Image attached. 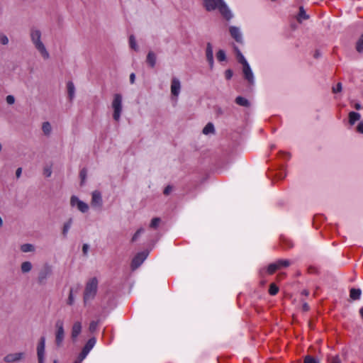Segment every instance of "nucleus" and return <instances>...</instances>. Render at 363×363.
Masks as SVG:
<instances>
[{"label":"nucleus","instance_id":"nucleus-1","mask_svg":"<svg viewBox=\"0 0 363 363\" xmlns=\"http://www.w3.org/2000/svg\"><path fill=\"white\" fill-rule=\"evenodd\" d=\"M30 41L34 48L38 50L41 57L44 60L50 58V54L42 40V33L40 30L36 27H32L29 33Z\"/></svg>","mask_w":363,"mask_h":363},{"label":"nucleus","instance_id":"nucleus-2","mask_svg":"<svg viewBox=\"0 0 363 363\" xmlns=\"http://www.w3.org/2000/svg\"><path fill=\"white\" fill-rule=\"evenodd\" d=\"M204 8L208 11L218 10L226 20L233 18V14L223 0H203Z\"/></svg>","mask_w":363,"mask_h":363},{"label":"nucleus","instance_id":"nucleus-3","mask_svg":"<svg viewBox=\"0 0 363 363\" xmlns=\"http://www.w3.org/2000/svg\"><path fill=\"white\" fill-rule=\"evenodd\" d=\"M97 289L98 280L95 277L91 278L87 281L84 292V302L85 304L94 298Z\"/></svg>","mask_w":363,"mask_h":363},{"label":"nucleus","instance_id":"nucleus-4","mask_svg":"<svg viewBox=\"0 0 363 363\" xmlns=\"http://www.w3.org/2000/svg\"><path fill=\"white\" fill-rule=\"evenodd\" d=\"M123 97L120 94H115L111 103L113 110V118L116 121H119L123 111Z\"/></svg>","mask_w":363,"mask_h":363},{"label":"nucleus","instance_id":"nucleus-5","mask_svg":"<svg viewBox=\"0 0 363 363\" xmlns=\"http://www.w3.org/2000/svg\"><path fill=\"white\" fill-rule=\"evenodd\" d=\"M55 343L58 347L62 346L65 338L64 323L62 320L55 322Z\"/></svg>","mask_w":363,"mask_h":363},{"label":"nucleus","instance_id":"nucleus-6","mask_svg":"<svg viewBox=\"0 0 363 363\" xmlns=\"http://www.w3.org/2000/svg\"><path fill=\"white\" fill-rule=\"evenodd\" d=\"M52 274V267L51 265L48 264H45L41 268L38 277V283L43 284H45L47 279L50 277Z\"/></svg>","mask_w":363,"mask_h":363},{"label":"nucleus","instance_id":"nucleus-7","mask_svg":"<svg viewBox=\"0 0 363 363\" xmlns=\"http://www.w3.org/2000/svg\"><path fill=\"white\" fill-rule=\"evenodd\" d=\"M70 206L77 207L82 213H86L89 211V206L86 203L81 201L77 196H72L70 198Z\"/></svg>","mask_w":363,"mask_h":363},{"label":"nucleus","instance_id":"nucleus-8","mask_svg":"<svg viewBox=\"0 0 363 363\" xmlns=\"http://www.w3.org/2000/svg\"><path fill=\"white\" fill-rule=\"evenodd\" d=\"M25 358V352L9 353L4 357L6 363H16L22 361Z\"/></svg>","mask_w":363,"mask_h":363},{"label":"nucleus","instance_id":"nucleus-9","mask_svg":"<svg viewBox=\"0 0 363 363\" xmlns=\"http://www.w3.org/2000/svg\"><path fill=\"white\" fill-rule=\"evenodd\" d=\"M148 256V252H141L138 253L132 260L131 262V268L132 269H135L139 267L143 262L145 260V259Z\"/></svg>","mask_w":363,"mask_h":363},{"label":"nucleus","instance_id":"nucleus-10","mask_svg":"<svg viewBox=\"0 0 363 363\" xmlns=\"http://www.w3.org/2000/svg\"><path fill=\"white\" fill-rule=\"evenodd\" d=\"M91 205L93 208L100 209L103 206L101 194L99 191H94L91 194Z\"/></svg>","mask_w":363,"mask_h":363},{"label":"nucleus","instance_id":"nucleus-11","mask_svg":"<svg viewBox=\"0 0 363 363\" xmlns=\"http://www.w3.org/2000/svg\"><path fill=\"white\" fill-rule=\"evenodd\" d=\"M45 338L41 337L37 347L38 363H44L45 360Z\"/></svg>","mask_w":363,"mask_h":363},{"label":"nucleus","instance_id":"nucleus-12","mask_svg":"<svg viewBox=\"0 0 363 363\" xmlns=\"http://www.w3.org/2000/svg\"><path fill=\"white\" fill-rule=\"evenodd\" d=\"M242 72L245 79L247 80L250 84H253L255 82V78L249 63H246L245 65H242Z\"/></svg>","mask_w":363,"mask_h":363},{"label":"nucleus","instance_id":"nucleus-13","mask_svg":"<svg viewBox=\"0 0 363 363\" xmlns=\"http://www.w3.org/2000/svg\"><path fill=\"white\" fill-rule=\"evenodd\" d=\"M82 325L81 321L77 320L73 323L71 330V338L73 341H75L77 339L82 332Z\"/></svg>","mask_w":363,"mask_h":363},{"label":"nucleus","instance_id":"nucleus-14","mask_svg":"<svg viewBox=\"0 0 363 363\" xmlns=\"http://www.w3.org/2000/svg\"><path fill=\"white\" fill-rule=\"evenodd\" d=\"M229 32L232 38H233L236 42L239 43H243L242 35L238 27L230 26Z\"/></svg>","mask_w":363,"mask_h":363},{"label":"nucleus","instance_id":"nucleus-15","mask_svg":"<svg viewBox=\"0 0 363 363\" xmlns=\"http://www.w3.org/2000/svg\"><path fill=\"white\" fill-rule=\"evenodd\" d=\"M171 93L172 94L177 97L181 90V83L179 79L173 77L171 81Z\"/></svg>","mask_w":363,"mask_h":363},{"label":"nucleus","instance_id":"nucleus-16","mask_svg":"<svg viewBox=\"0 0 363 363\" xmlns=\"http://www.w3.org/2000/svg\"><path fill=\"white\" fill-rule=\"evenodd\" d=\"M206 60L211 67L212 68L213 67V46L210 43H208L206 45Z\"/></svg>","mask_w":363,"mask_h":363},{"label":"nucleus","instance_id":"nucleus-17","mask_svg":"<svg viewBox=\"0 0 363 363\" xmlns=\"http://www.w3.org/2000/svg\"><path fill=\"white\" fill-rule=\"evenodd\" d=\"M361 118L360 113L354 111L349 113V123L351 125H353L357 121H359Z\"/></svg>","mask_w":363,"mask_h":363},{"label":"nucleus","instance_id":"nucleus-18","mask_svg":"<svg viewBox=\"0 0 363 363\" xmlns=\"http://www.w3.org/2000/svg\"><path fill=\"white\" fill-rule=\"evenodd\" d=\"M72 223L73 219L70 218L64 223L62 233L65 238L67 237L68 232L72 227Z\"/></svg>","mask_w":363,"mask_h":363},{"label":"nucleus","instance_id":"nucleus-19","mask_svg":"<svg viewBox=\"0 0 363 363\" xmlns=\"http://www.w3.org/2000/svg\"><path fill=\"white\" fill-rule=\"evenodd\" d=\"M67 89L69 100L72 101L74 99L75 94V87L72 82H67Z\"/></svg>","mask_w":363,"mask_h":363},{"label":"nucleus","instance_id":"nucleus-20","mask_svg":"<svg viewBox=\"0 0 363 363\" xmlns=\"http://www.w3.org/2000/svg\"><path fill=\"white\" fill-rule=\"evenodd\" d=\"M147 64L151 67H154L155 66V64H156V55L155 54L150 51L148 52L147 55Z\"/></svg>","mask_w":363,"mask_h":363},{"label":"nucleus","instance_id":"nucleus-21","mask_svg":"<svg viewBox=\"0 0 363 363\" xmlns=\"http://www.w3.org/2000/svg\"><path fill=\"white\" fill-rule=\"evenodd\" d=\"M89 352V350H88L86 347H84L81 353L76 359L75 363H81V362H82L86 358Z\"/></svg>","mask_w":363,"mask_h":363},{"label":"nucleus","instance_id":"nucleus-22","mask_svg":"<svg viewBox=\"0 0 363 363\" xmlns=\"http://www.w3.org/2000/svg\"><path fill=\"white\" fill-rule=\"evenodd\" d=\"M42 130L45 135L49 136L52 132V126L48 121L43 123Z\"/></svg>","mask_w":363,"mask_h":363},{"label":"nucleus","instance_id":"nucleus-23","mask_svg":"<svg viewBox=\"0 0 363 363\" xmlns=\"http://www.w3.org/2000/svg\"><path fill=\"white\" fill-rule=\"evenodd\" d=\"M362 291L359 289H352L350 290V296L353 300H358L360 298Z\"/></svg>","mask_w":363,"mask_h":363},{"label":"nucleus","instance_id":"nucleus-24","mask_svg":"<svg viewBox=\"0 0 363 363\" xmlns=\"http://www.w3.org/2000/svg\"><path fill=\"white\" fill-rule=\"evenodd\" d=\"M309 18L308 15L306 14L303 6L299 8V13L297 16V20L299 22H302L303 20H306Z\"/></svg>","mask_w":363,"mask_h":363},{"label":"nucleus","instance_id":"nucleus-25","mask_svg":"<svg viewBox=\"0 0 363 363\" xmlns=\"http://www.w3.org/2000/svg\"><path fill=\"white\" fill-rule=\"evenodd\" d=\"M203 133L204 135H208L210 133H214L215 128L214 125L212 123H208L206 125V126L203 129Z\"/></svg>","mask_w":363,"mask_h":363},{"label":"nucleus","instance_id":"nucleus-26","mask_svg":"<svg viewBox=\"0 0 363 363\" xmlns=\"http://www.w3.org/2000/svg\"><path fill=\"white\" fill-rule=\"evenodd\" d=\"M235 102L241 106L248 107L250 106L248 100L242 96H238L235 99Z\"/></svg>","mask_w":363,"mask_h":363},{"label":"nucleus","instance_id":"nucleus-27","mask_svg":"<svg viewBox=\"0 0 363 363\" xmlns=\"http://www.w3.org/2000/svg\"><path fill=\"white\" fill-rule=\"evenodd\" d=\"M21 269L23 273H28L32 269V264L27 261L21 264Z\"/></svg>","mask_w":363,"mask_h":363},{"label":"nucleus","instance_id":"nucleus-28","mask_svg":"<svg viewBox=\"0 0 363 363\" xmlns=\"http://www.w3.org/2000/svg\"><path fill=\"white\" fill-rule=\"evenodd\" d=\"M21 250L23 252H33L35 250V247L31 244H23L21 247Z\"/></svg>","mask_w":363,"mask_h":363},{"label":"nucleus","instance_id":"nucleus-29","mask_svg":"<svg viewBox=\"0 0 363 363\" xmlns=\"http://www.w3.org/2000/svg\"><path fill=\"white\" fill-rule=\"evenodd\" d=\"M279 269L287 267L290 265V261L287 259H279L276 262Z\"/></svg>","mask_w":363,"mask_h":363},{"label":"nucleus","instance_id":"nucleus-30","mask_svg":"<svg viewBox=\"0 0 363 363\" xmlns=\"http://www.w3.org/2000/svg\"><path fill=\"white\" fill-rule=\"evenodd\" d=\"M216 57L219 62L225 61L226 59L225 52L223 50H218L216 53Z\"/></svg>","mask_w":363,"mask_h":363},{"label":"nucleus","instance_id":"nucleus-31","mask_svg":"<svg viewBox=\"0 0 363 363\" xmlns=\"http://www.w3.org/2000/svg\"><path fill=\"white\" fill-rule=\"evenodd\" d=\"M160 221H161V220L160 218H152L150 222V227L151 228H154V229L157 228L159 226Z\"/></svg>","mask_w":363,"mask_h":363},{"label":"nucleus","instance_id":"nucleus-32","mask_svg":"<svg viewBox=\"0 0 363 363\" xmlns=\"http://www.w3.org/2000/svg\"><path fill=\"white\" fill-rule=\"evenodd\" d=\"M303 363H320V362L316 358L307 355L304 358Z\"/></svg>","mask_w":363,"mask_h":363},{"label":"nucleus","instance_id":"nucleus-33","mask_svg":"<svg viewBox=\"0 0 363 363\" xmlns=\"http://www.w3.org/2000/svg\"><path fill=\"white\" fill-rule=\"evenodd\" d=\"M277 269H279L277 264V262H274V263H272L270 264L269 266H268V268H267V272L269 274H273L276 270Z\"/></svg>","mask_w":363,"mask_h":363},{"label":"nucleus","instance_id":"nucleus-34","mask_svg":"<svg viewBox=\"0 0 363 363\" xmlns=\"http://www.w3.org/2000/svg\"><path fill=\"white\" fill-rule=\"evenodd\" d=\"M279 291V288L274 284H271L269 286V293L272 296L276 295Z\"/></svg>","mask_w":363,"mask_h":363},{"label":"nucleus","instance_id":"nucleus-35","mask_svg":"<svg viewBox=\"0 0 363 363\" xmlns=\"http://www.w3.org/2000/svg\"><path fill=\"white\" fill-rule=\"evenodd\" d=\"M95 344H96V339L94 337H93L88 340V342L86 343L84 347H86L88 350H89L91 351L92 350V348L94 347V346L95 345Z\"/></svg>","mask_w":363,"mask_h":363},{"label":"nucleus","instance_id":"nucleus-36","mask_svg":"<svg viewBox=\"0 0 363 363\" xmlns=\"http://www.w3.org/2000/svg\"><path fill=\"white\" fill-rule=\"evenodd\" d=\"M328 363H342L339 356H330L328 358Z\"/></svg>","mask_w":363,"mask_h":363},{"label":"nucleus","instance_id":"nucleus-37","mask_svg":"<svg viewBox=\"0 0 363 363\" xmlns=\"http://www.w3.org/2000/svg\"><path fill=\"white\" fill-rule=\"evenodd\" d=\"M129 43H130V48L132 49H133L135 50H138V46H137V44H136L135 39L133 35H130V36Z\"/></svg>","mask_w":363,"mask_h":363},{"label":"nucleus","instance_id":"nucleus-38","mask_svg":"<svg viewBox=\"0 0 363 363\" xmlns=\"http://www.w3.org/2000/svg\"><path fill=\"white\" fill-rule=\"evenodd\" d=\"M144 232V230L143 228H140L138 229L135 233L133 235V238H132V240L131 241L132 242H135L138 240V238H139V236L141 235V233H143Z\"/></svg>","mask_w":363,"mask_h":363},{"label":"nucleus","instance_id":"nucleus-39","mask_svg":"<svg viewBox=\"0 0 363 363\" xmlns=\"http://www.w3.org/2000/svg\"><path fill=\"white\" fill-rule=\"evenodd\" d=\"M74 302V298L73 296V291H72V289H70L67 303L68 305L72 306V305H73Z\"/></svg>","mask_w":363,"mask_h":363},{"label":"nucleus","instance_id":"nucleus-40","mask_svg":"<svg viewBox=\"0 0 363 363\" xmlns=\"http://www.w3.org/2000/svg\"><path fill=\"white\" fill-rule=\"evenodd\" d=\"M238 60L240 63H241L242 65H245L246 63H248L243 55L241 52H239L237 55Z\"/></svg>","mask_w":363,"mask_h":363},{"label":"nucleus","instance_id":"nucleus-41","mask_svg":"<svg viewBox=\"0 0 363 363\" xmlns=\"http://www.w3.org/2000/svg\"><path fill=\"white\" fill-rule=\"evenodd\" d=\"M98 324L99 323L97 321H91L89 327V330H90V332H94L97 329Z\"/></svg>","mask_w":363,"mask_h":363},{"label":"nucleus","instance_id":"nucleus-42","mask_svg":"<svg viewBox=\"0 0 363 363\" xmlns=\"http://www.w3.org/2000/svg\"><path fill=\"white\" fill-rule=\"evenodd\" d=\"M0 43L4 45H6L9 43V38L6 35H0Z\"/></svg>","mask_w":363,"mask_h":363},{"label":"nucleus","instance_id":"nucleus-43","mask_svg":"<svg viewBox=\"0 0 363 363\" xmlns=\"http://www.w3.org/2000/svg\"><path fill=\"white\" fill-rule=\"evenodd\" d=\"M342 84L340 82L337 83L335 86L333 87V93H338L342 91Z\"/></svg>","mask_w":363,"mask_h":363},{"label":"nucleus","instance_id":"nucleus-44","mask_svg":"<svg viewBox=\"0 0 363 363\" xmlns=\"http://www.w3.org/2000/svg\"><path fill=\"white\" fill-rule=\"evenodd\" d=\"M6 101L9 104H13L15 102V98L12 95H8L6 98Z\"/></svg>","mask_w":363,"mask_h":363},{"label":"nucleus","instance_id":"nucleus-45","mask_svg":"<svg viewBox=\"0 0 363 363\" xmlns=\"http://www.w3.org/2000/svg\"><path fill=\"white\" fill-rule=\"evenodd\" d=\"M357 130L358 133L363 134V121H360L357 126Z\"/></svg>","mask_w":363,"mask_h":363},{"label":"nucleus","instance_id":"nucleus-46","mask_svg":"<svg viewBox=\"0 0 363 363\" xmlns=\"http://www.w3.org/2000/svg\"><path fill=\"white\" fill-rule=\"evenodd\" d=\"M52 174V170H51V168L50 167H45L44 169V174L47 177H50Z\"/></svg>","mask_w":363,"mask_h":363},{"label":"nucleus","instance_id":"nucleus-47","mask_svg":"<svg viewBox=\"0 0 363 363\" xmlns=\"http://www.w3.org/2000/svg\"><path fill=\"white\" fill-rule=\"evenodd\" d=\"M233 76V72L230 69L225 71V77L227 79H230Z\"/></svg>","mask_w":363,"mask_h":363},{"label":"nucleus","instance_id":"nucleus-48","mask_svg":"<svg viewBox=\"0 0 363 363\" xmlns=\"http://www.w3.org/2000/svg\"><path fill=\"white\" fill-rule=\"evenodd\" d=\"M172 190V186H167L164 190V194L168 195Z\"/></svg>","mask_w":363,"mask_h":363},{"label":"nucleus","instance_id":"nucleus-49","mask_svg":"<svg viewBox=\"0 0 363 363\" xmlns=\"http://www.w3.org/2000/svg\"><path fill=\"white\" fill-rule=\"evenodd\" d=\"M21 173H22V168L21 167H18L16 171V176L17 178H19L21 175Z\"/></svg>","mask_w":363,"mask_h":363},{"label":"nucleus","instance_id":"nucleus-50","mask_svg":"<svg viewBox=\"0 0 363 363\" xmlns=\"http://www.w3.org/2000/svg\"><path fill=\"white\" fill-rule=\"evenodd\" d=\"M89 250V245L87 244H84L82 247V251L84 254H86Z\"/></svg>","mask_w":363,"mask_h":363},{"label":"nucleus","instance_id":"nucleus-51","mask_svg":"<svg viewBox=\"0 0 363 363\" xmlns=\"http://www.w3.org/2000/svg\"><path fill=\"white\" fill-rule=\"evenodd\" d=\"M135 75L134 73H131L130 75V82L133 84L135 82Z\"/></svg>","mask_w":363,"mask_h":363},{"label":"nucleus","instance_id":"nucleus-52","mask_svg":"<svg viewBox=\"0 0 363 363\" xmlns=\"http://www.w3.org/2000/svg\"><path fill=\"white\" fill-rule=\"evenodd\" d=\"M277 177L279 179H283L286 177V174L285 173L283 174V173L280 172V174H278Z\"/></svg>","mask_w":363,"mask_h":363},{"label":"nucleus","instance_id":"nucleus-53","mask_svg":"<svg viewBox=\"0 0 363 363\" xmlns=\"http://www.w3.org/2000/svg\"><path fill=\"white\" fill-rule=\"evenodd\" d=\"M303 309L306 311H308L309 309V306L307 303H304L303 305Z\"/></svg>","mask_w":363,"mask_h":363},{"label":"nucleus","instance_id":"nucleus-54","mask_svg":"<svg viewBox=\"0 0 363 363\" xmlns=\"http://www.w3.org/2000/svg\"><path fill=\"white\" fill-rule=\"evenodd\" d=\"M354 108H355L357 110H359V109H361V108H362V106H361L359 104L357 103V104H355V105H354Z\"/></svg>","mask_w":363,"mask_h":363},{"label":"nucleus","instance_id":"nucleus-55","mask_svg":"<svg viewBox=\"0 0 363 363\" xmlns=\"http://www.w3.org/2000/svg\"><path fill=\"white\" fill-rule=\"evenodd\" d=\"M234 50L236 53V55H238L239 52H241L240 50L236 46L234 47Z\"/></svg>","mask_w":363,"mask_h":363},{"label":"nucleus","instance_id":"nucleus-56","mask_svg":"<svg viewBox=\"0 0 363 363\" xmlns=\"http://www.w3.org/2000/svg\"><path fill=\"white\" fill-rule=\"evenodd\" d=\"M234 50L236 53V55H238L239 52H241L240 50L236 46L234 47Z\"/></svg>","mask_w":363,"mask_h":363},{"label":"nucleus","instance_id":"nucleus-57","mask_svg":"<svg viewBox=\"0 0 363 363\" xmlns=\"http://www.w3.org/2000/svg\"><path fill=\"white\" fill-rule=\"evenodd\" d=\"M284 157H285L286 159H289V158L290 157L289 154V153H285V154H284Z\"/></svg>","mask_w":363,"mask_h":363},{"label":"nucleus","instance_id":"nucleus-58","mask_svg":"<svg viewBox=\"0 0 363 363\" xmlns=\"http://www.w3.org/2000/svg\"><path fill=\"white\" fill-rule=\"evenodd\" d=\"M359 313H360L362 317L363 318V307L360 309Z\"/></svg>","mask_w":363,"mask_h":363},{"label":"nucleus","instance_id":"nucleus-59","mask_svg":"<svg viewBox=\"0 0 363 363\" xmlns=\"http://www.w3.org/2000/svg\"><path fill=\"white\" fill-rule=\"evenodd\" d=\"M3 225V220L1 219V218L0 217V227H1Z\"/></svg>","mask_w":363,"mask_h":363},{"label":"nucleus","instance_id":"nucleus-60","mask_svg":"<svg viewBox=\"0 0 363 363\" xmlns=\"http://www.w3.org/2000/svg\"><path fill=\"white\" fill-rule=\"evenodd\" d=\"M303 294H305L306 296L308 294V292L307 291H303Z\"/></svg>","mask_w":363,"mask_h":363},{"label":"nucleus","instance_id":"nucleus-61","mask_svg":"<svg viewBox=\"0 0 363 363\" xmlns=\"http://www.w3.org/2000/svg\"><path fill=\"white\" fill-rule=\"evenodd\" d=\"M80 175H81V177H84V174L83 171L81 172Z\"/></svg>","mask_w":363,"mask_h":363},{"label":"nucleus","instance_id":"nucleus-62","mask_svg":"<svg viewBox=\"0 0 363 363\" xmlns=\"http://www.w3.org/2000/svg\"><path fill=\"white\" fill-rule=\"evenodd\" d=\"M2 149V146H1V144L0 143V151Z\"/></svg>","mask_w":363,"mask_h":363},{"label":"nucleus","instance_id":"nucleus-63","mask_svg":"<svg viewBox=\"0 0 363 363\" xmlns=\"http://www.w3.org/2000/svg\"><path fill=\"white\" fill-rule=\"evenodd\" d=\"M289 247H292V245L290 243V244L289 245Z\"/></svg>","mask_w":363,"mask_h":363},{"label":"nucleus","instance_id":"nucleus-64","mask_svg":"<svg viewBox=\"0 0 363 363\" xmlns=\"http://www.w3.org/2000/svg\"><path fill=\"white\" fill-rule=\"evenodd\" d=\"M54 363H57V360H55V361H54Z\"/></svg>","mask_w":363,"mask_h":363}]
</instances>
